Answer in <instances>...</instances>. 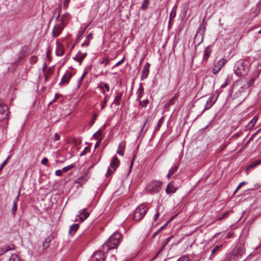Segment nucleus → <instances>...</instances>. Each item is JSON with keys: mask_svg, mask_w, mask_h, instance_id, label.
Here are the masks:
<instances>
[{"mask_svg": "<svg viewBox=\"0 0 261 261\" xmlns=\"http://www.w3.org/2000/svg\"><path fill=\"white\" fill-rule=\"evenodd\" d=\"M245 244L244 240H240L233 249L227 254L225 259L223 261H237L240 259L245 254Z\"/></svg>", "mask_w": 261, "mask_h": 261, "instance_id": "obj_1", "label": "nucleus"}, {"mask_svg": "<svg viewBox=\"0 0 261 261\" xmlns=\"http://www.w3.org/2000/svg\"><path fill=\"white\" fill-rule=\"evenodd\" d=\"M122 238V235L118 232L113 233L109 239L101 246L103 251H109V250L116 248Z\"/></svg>", "mask_w": 261, "mask_h": 261, "instance_id": "obj_2", "label": "nucleus"}, {"mask_svg": "<svg viewBox=\"0 0 261 261\" xmlns=\"http://www.w3.org/2000/svg\"><path fill=\"white\" fill-rule=\"evenodd\" d=\"M250 64L248 61H238L234 66L233 71L237 76H244L249 71Z\"/></svg>", "mask_w": 261, "mask_h": 261, "instance_id": "obj_3", "label": "nucleus"}, {"mask_svg": "<svg viewBox=\"0 0 261 261\" xmlns=\"http://www.w3.org/2000/svg\"><path fill=\"white\" fill-rule=\"evenodd\" d=\"M147 211L148 208L146 206L143 204L138 206L134 212V220L135 221L141 220L146 215Z\"/></svg>", "mask_w": 261, "mask_h": 261, "instance_id": "obj_4", "label": "nucleus"}, {"mask_svg": "<svg viewBox=\"0 0 261 261\" xmlns=\"http://www.w3.org/2000/svg\"><path fill=\"white\" fill-rule=\"evenodd\" d=\"M162 182L160 180H151L145 187L146 190L150 194L158 193L161 189Z\"/></svg>", "mask_w": 261, "mask_h": 261, "instance_id": "obj_5", "label": "nucleus"}, {"mask_svg": "<svg viewBox=\"0 0 261 261\" xmlns=\"http://www.w3.org/2000/svg\"><path fill=\"white\" fill-rule=\"evenodd\" d=\"M120 165V161L116 156H114L110 163V167L113 169V171L111 168H108L107 170V173L106 175L107 177H109V176L115 171L116 169L119 167Z\"/></svg>", "mask_w": 261, "mask_h": 261, "instance_id": "obj_6", "label": "nucleus"}, {"mask_svg": "<svg viewBox=\"0 0 261 261\" xmlns=\"http://www.w3.org/2000/svg\"><path fill=\"white\" fill-rule=\"evenodd\" d=\"M8 107L3 103H0V122L3 120L7 119L9 112Z\"/></svg>", "mask_w": 261, "mask_h": 261, "instance_id": "obj_7", "label": "nucleus"}, {"mask_svg": "<svg viewBox=\"0 0 261 261\" xmlns=\"http://www.w3.org/2000/svg\"><path fill=\"white\" fill-rule=\"evenodd\" d=\"M226 61L227 60L224 58H222L221 59L219 60V61L217 62V65H215V66L213 68L212 71L213 73L214 74L218 73L219 72V71L221 69L222 67L224 66Z\"/></svg>", "mask_w": 261, "mask_h": 261, "instance_id": "obj_8", "label": "nucleus"}, {"mask_svg": "<svg viewBox=\"0 0 261 261\" xmlns=\"http://www.w3.org/2000/svg\"><path fill=\"white\" fill-rule=\"evenodd\" d=\"M72 75L73 73L72 72L69 71H66L62 76L59 85L60 86H62L64 84H68Z\"/></svg>", "mask_w": 261, "mask_h": 261, "instance_id": "obj_9", "label": "nucleus"}, {"mask_svg": "<svg viewBox=\"0 0 261 261\" xmlns=\"http://www.w3.org/2000/svg\"><path fill=\"white\" fill-rule=\"evenodd\" d=\"M103 252V250L96 251L93 255L92 261H104Z\"/></svg>", "mask_w": 261, "mask_h": 261, "instance_id": "obj_10", "label": "nucleus"}, {"mask_svg": "<svg viewBox=\"0 0 261 261\" xmlns=\"http://www.w3.org/2000/svg\"><path fill=\"white\" fill-rule=\"evenodd\" d=\"M63 30V27L61 24H58L55 25L52 30V36L56 38L60 35Z\"/></svg>", "mask_w": 261, "mask_h": 261, "instance_id": "obj_11", "label": "nucleus"}, {"mask_svg": "<svg viewBox=\"0 0 261 261\" xmlns=\"http://www.w3.org/2000/svg\"><path fill=\"white\" fill-rule=\"evenodd\" d=\"M150 66V64L149 63H146L144 67L143 71H142L141 80H143L146 79L148 77V74L149 73V67Z\"/></svg>", "mask_w": 261, "mask_h": 261, "instance_id": "obj_12", "label": "nucleus"}, {"mask_svg": "<svg viewBox=\"0 0 261 261\" xmlns=\"http://www.w3.org/2000/svg\"><path fill=\"white\" fill-rule=\"evenodd\" d=\"M177 190V187L174 185V182L173 180L170 181L167 185L166 192L167 194H172L176 192Z\"/></svg>", "mask_w": 261, "mask_h": 261, "instance_id": "obj_13", "label": "nucleus"}, {"mask_svg": "<svg viewBox=\"0 0 261 261\" xmlns=\"http://www.w3.org/2000/svg\"><path fill=\"white\" fill-rule=\"evenodd\" d=\"M216 100H217V98L214 99V98L213 96L210 97L208 98V100H207L206 103L205 105L204 110L201 112V113L200 115H201L203 113V112L204 111L210 109L213 106V105L215 103Z\"/></svg>", "mask_w": 261, "mask_h": 261, "instance_id": "obj_14", "label": "nucleus"}, {"mask_svg": "<svg viewBox=\"0 0 261 261\" xmlns=\"http://www.w3.org/2000/svg\"><path fill=\"white\" fill-rule=\"evenodd\" d=\"M212 49L211 48L210 46H207L205 47L204 50L203 55V58H202V62H207L208 60L211 53H212Z\"/></svg>", "mask_w": 261, "mask_h": 261, "instance_id": "obj_15", "label": "nucleus"}, {"mask_svg": "<svg viewBox=\"0 0 261 261\" xmlns=\"http://www.w3.org/2000/svg\"><path fill=\"white\" fill-rule=\"evenodd\" d=\"M91 67H92L90 65L85 68L82 75L80 77V78L77 81L78 88H79L81 86L83 79H84L85 76L89 73L90 70L91 69Z\"/></svg>", "mask_w": 261, "mask_h": 261, "instance_id": "obj_16", "label": "nucleus"}, {"mask_svg": "<svg viewBox=\"0 0 261 261\" xmlns=\"http://www.w3.org/2000/svg\"><path fill=\"white\" fill-rule=\"evenodd\" d=\"M203 35L196 32L194 38V41L195 43H197V45H200L203 42Z\"/></svg>", "mask_w": 261, "mask_h": 261, "instance_id": "obj_17", "label": "nucleus"}, {"mask_svg": "<svg viewBox=\"0 0 261 261\" xmlns=\"http://www.w3.org/2000/svg\"><path fill=\"white\" fill-rule=\"evenodd\" d=\"M89 216V213L88 212V208H84L83 212H81L79 215V219L81 222L84 221Z\"/></svg>", "mask_w": 261, "mask_h": 261, "instance_id": "obj_18", "label": "nucleus"}, {"mask_svg": "<svg viewBox=\"0 0 261 261\" xmlns=\"http://www.w3.org/2000/svg\"><path fill=\"white\" fill-rule=\"evenodd\" d=\"M206 22L204 18L202 22L200 24L197 32L200 34H204L206 30Z\"/></svg>", "mask_w": 261, "mask_h": 261, "instance_id": "obj_19", "label": "nucleus"}, {"mask_svg": "<svg viewBox=\"0 0 261 261\" xmlns=\"http://www.w3.org/2000/svg\"><path fill=\"white\" fill-rule=\"evenodd\" d=\"M144 94V88L143 87L142 83H140L139 85V87L138 89V91L137 92V99L140 100L142 98Z\"/></svg>", "mask_w": 261, "mask_h": 261, "instance_id": "obj_20", "label": "nucleus"}, {"mask_svg": "<svg viewBox=\"0 0 261 261\" xmlns=\"http://www.w3.org/2000/svg\"><path fill=\"white\" fill-rule=\"evenodd\" d=\"M176 6L175 5L173 7V8H172V9L170 12V17H169V22H168L169 27L170 26L171 21L173 20V19L176 16Z\"/></svg>", "mask_w": 261, "mask_h": 261, "instance_id": "obj_21", "label": "nucleus"}, {"mask_svg": "<svg viewBox=\"0 0 261 261\" xmlns=\"http://www.w3.org/2000/svg\"><path fill=\"white\" fill-rule=\"evenodd\" d=\"M53 238L52 234L49 235L47 238H46L43 243V249H46L49 245V243Z\"/></svg>", "mask_w": 261, "mask_h": 261, "instance_id": "obj_22", "label": "nucleus"}, {"mask_svg": "<svg viewBox=\"0 0 261 261\" xmlns=\"http://www.w3.org/2000/svg\"><path fill=\"white\" fill-rule=\"evenodd\" d=\"M79 227V224H74L72 225L71 226L69 230V233L70 235L73 236L77 230L78 229Z\"/></svg>", "mask_w": 261, "mask_h": 261, "instance_id": "obj_23", "label": "nucleus"}, {"mask_svg": "<svg viewBox=\"0 0 261 261\" xmlns=\"http://www.w3.org/2000/svg\"><path fill=\"white\" fill-rule=\"evenodd\" d=\"M252 183L249 184V187L248 188V190H255L261 186V184L257 183L255 180H252Z\"/></svg>", "mask_w": 261, "mask_h": 261, "instance_id": "obj_24", "label": "nucleus"}, {"mask_svg": "<svg viewBox=\"0 0 261 261\" xmlns=\"http://www.w3.org/2000/svg\"><path fill=\"white\" fill-rule=\"evenodd\" d=\"M125 148V143L121 142L119 145L118 149H117V153L123 156L124 154V150Z\"/></svg>", "mask_w": 261, "mask_h": 261, "instance_id": "obj_25", "label": "nucleus"}, {"mask_svg": "<svg viewBox=\"0 0 261 261\" xmlns=\"http://www.w3.org/2000/svg\"><path fill=\"white\" fill-rule=\"evenodd\" d=\"M178 169V166L177 165L173 166L169 171L167 175V177L169 178L172 175L175 173Z\"/></svg>", "mask_w": 261, "mask_h": 261, "instance_id": "obj_26", "label": "nucleus"}, {"mask_svg": "<svg viewBox=\"0 0 261 261\" xmlns=\"http://www.w3.org/2000/svg\"><path fill=\"white\" fill-rule=\"evenodd\" d=\"M77 55L79 56L77 62L79 63L80 65H81L83 60L86 58L87 54V53H83L79 51L77 53Z\"/></svg>", "mask_w": 261, "mask_h": 261, "instance_id": "obj_27", "label": "nucleus"}, {"mask_svg": "<svg viewBox=\"0 0 261 261\" xmlns=\"http://www.w3.org/2000/svg\"><path fill=\"white\" fill-rule=\"evenodd\" d=\"M260 163H261V160H257L252 162L248 165V166L247 168V170L249 169L254 168L255 167L259 165Z\"/></svg>", "mask_w": 261, "mask_h": 261, "instance_id": "obj_28", "label": "nucleus"}, {"mask_svg": "<svg viewBox=\"0 0 261 261\" xmlns=\"http://www.w3.org/2000/svg\"><path fill=\"white\" fill-rule=\"evenodd\" d=\"M122 95V93H119L115 98L112 104H115L116 106L120 105V99Z\"/></svg>", "mask_w": 261, "mask_h": 261, "instance_id": "obj_29", "label": "nucleus"}, {"mask_svg": "<svg viewBox=\"0 0 261 261\" xmlns=\"http://www.w3.org/2000/svg\"><path fill=\"white\" fill-rule=\"evenodd\" d=\"M18 196H19V195L16 197L15 200H14V201L13 203V206L12 207L11 214L13 216H14L15 215L16 211H17L16 201L17 200V198H18Z\"/></svg>", "mask_w": 261, "mask_h": 261, "instance_id": "obj_30", "label": "nucleus"}, {"mask_svg": "<svg viewBox=\"0 0 261 261\" xmlns=\"http://www.w3.org/2000/svg\"><path fill=\"white\" fill-rule=\"evenodd\" d=\"M56 54L57 56L60 57L64 54V48L61 46H59L56 50Z\"/></svg>", "mask_w": 261, "mask_h": 261, "instance_id": "obj_31", "label": "nucleus"}, {"mask_svg": "<svg viewBox=\"0 0 261 261\" xmlns=\"http://www.w3.org/2000/svg\"><path fill=\"white\" fill-rule=\"evenodd\" d=\"M164 119V117H162L159 119V120L158 121V123H157L156 126L155 127L154 131H158L160 129V127H161V125L163 124Z\"/></svg>", "mask_w": 261, "mask_h": 261, "instance_id": "obj_32", "label": "nucleus"}, {"mask_svg": "<svg viewBox=\"0 0 261 261\" xmlns=\"http://www.w3.org/2000/svg\"><path fill=\"white\" fill-rule=\"evenodd\" d=\"M149 4V0H143L141 9L143 10H146L148 8Z\"/></svg>", "mask_w": 261, "mask_h": 261, "instance_id": "obj_33", "label": "nucleus"}, {"mask_svg": "<svg viewBox=\"0 0 261 261\" xmlns=\"http://www.w3.org/2000/svg\"><path fill=\"white\" fill-rule=\"evenodd\" d=\"M101 135V129L100 128V129H98L95 133H94L93 134V138L96 140L100 138V140H101L102 139Z\"/></svg>", "mask_w": 261, "mask_h": 261, "instance_id": "obj_34", "label": "nucleus"}, {"mask_svg": "<svg viewBox=\"0 0 261 261\" xmlns=\"http://www.w3.org/2000/svg\"><path fill=\"white\" fill-rule=\"evenodd\" d=\"M148 128V127H147L145 130L144 129H141V130L139 132V135L138 136V139H142L144 137L145 134L146 133V131L147 130Z\"/></svg>", "mask_w": 261, "mask_h": 261, "instance_id": "obj_35", "label": "nucleus"}, {"mask_svg": "<svg viewBox=\"0 0 261 261\" xmlns=\"http://www.w3.org/2000/svg\"><path fill=\"white\" fill-rule=\"evenodd\" d=\"M109 99V95H108V94L105 95V97L103 98V101L102 102V103H101V110H103L105 108V106H106V104H107Z\"/></svg>", "mask_w": 261, "mask_h": 261, "instance_id": "obj_36", "label": "nucleus"}, {"mask_svg": "<svg viewBox=\"0 0 261 261\" xmlns=\"http://www.w3.org/2000/svg\"><path fill=\"white\" fill-rule=\"evenodd\" d=\"M9 261H21L18 256L15 254H12Z\"/></svg>", "mask_w": 261, "mask_h": 261, "instance_id": "obj_37", "label": "nucleus"}, {"mask_svg": "<svg viewBox=\"0 0 261 261\" xmlns=\"http://www.w3.org/2000/svg\"><path fill=\"white\" fill-rule=\"evenodd\" d=\"M222 245H217L212 250L211 256L214 255L222 247Z\"/></svg>", "mask_w": 261, "mask_h": 261, "instance_id": "obj_38", "label": "nucleus"}, {"mask_svg": "<svg viewBox=\"0 0 261 261\" xmlns=\"http://www.w3.org/2000/svg\"><path fill=\"white\" fill-rule=\"evenodd\" d=\"M229 214V211H226L224 213H223L222 214H221V216L219 217L217 220H218V221H221L222 220H223V219H224L225 217H226Z\"/></svg>", "mask_w": 261, "mask_h": 261, "instance_id": "obj_39", "label": "nucleus"}, {"mask_svg": "<svg viewBox=\"0 0 261 261\" xmlns=\"http://www.w3.org/2000/svg\"><path fill=\"white\" fill-rule=\"evenodd\" d=\"M139 105L141 106L142 107H146L147 105L149 102V100L148 99H145L143 100H141V99L138 100Z\"/></svg>", "mask_w": 261, "mask_h": 261, "instance_id": "obj_40", "label": "nucleus"}, {"mask_svg": "<svg viewBox=\"0 0 261 261\" xmlns=\"http://www.w3.org/2000/svg\"><path fill=\"white\" fill-rule=\"evenodd\" d=\"M75 166V165L74 164H71L69 166H67L66 167H64L61 170H62V172H67L69 171V170L73 168Z\"/></svg>", "mask_w": 261, "mask_h": 261, "instance_id": "obj_41", "label": "nucleus"}, {"mask_svg": "<svg viewBox=\"0 0 261 261\" xmlns=\"http://www.w3.org/2000/svg\"><path fill=\"white\" fill-rule=\"evenodd\" d=\"M258 120V118L256 116H255L249 122L248 124L249 125H250V127H253L256 122H257Z\"/></svg>", "mask_w": 261, "mask_h": 261, "instance_id": "obj_42", "label": "nucleus"}, {"mask_svg": "<svg viewBox=\"0 0 261 261\" xmlns=\"http://www.w3.org/2000/svg\"><path fill=\"white\" fill-rule=\"evenodd\" d=\"M90 151V148L88 146H86L84 149L80 153V156H84L88 152H89Z\"/></svg>", "mask_w": 261, "mask_h": 261, "instance_id": "obj_43", "label": "nucleus"}, {"mask_svg": "<svg viewBox=\"0 0 261 261\" xmlns=\"http://www.w3.org/2000/svg\"><path fill=\"white\" fill-rule=\"evenodd\" d=\"M110 62V60L107 58H103L101 59V60L100 61V64H103L105 66H107Z\"/></svg>", "mask_w": 261, "mask_h": 261, "instance_id": "obj_44", "label": "nucleus"}, {"mask_svg": "<svg viewBox=\"0 0 261 261\" xmlns=\"http://www.w3.org/2000/svg\"><path fill=\"white\" fill-rule=\"evenodd\" d=\"M248 183L246 181H242L241 182V183H240V184L238 186V187H237L236 189L235 190V191H234L233 192V194H236V192L241 188V187L244 185H246V184H248Z\"/></svg>", "mask_w": 261, "mask_h": 261, "instance_id": "obj_45", "label": "nucleus"}, {"mask_svg": "<svg viewBox=\"0 0 261 261\" xmlns=\"http://www.w3.org/2000/svg\"><path fill=\"white\" fill-rule=\"evenodd\" d=\"M177 261H190V259L188 256L183 255L179 257Z\"/></svg>", "mask_w": 261, "mask_h": 261, "instance_id": "obj_46", "label": "nucleus"}, {"mask_svg": "<svg viewBox=\"0 0 261 261\" xmlns=\"http://www.w3.org/2000/svg\"><path fill=\"white\" fill-rule=\"evenodd\" d=\"M41 164L46 166H49L48 164V159L46 158H44L41 161Z\"/></svg>", "mask_w": 261, "mask_h": 261, "instance_id": "obj_47", "label": "nucleus"}, {"mask_svg": "<svg viewBox=\"0 0 261 261\" xmlns=\"http://www.w3.org/2000/svg\"><path fill=\"white\" fill-rule=\"evenodd\" d=\"M100 88L103 89V88L109 92L110 91V86L108 83H105L103 86L99 87Z\"/></svg>", "mask_w": 261, "mask_h": 261, "instance_id": "obj_48", "label": "nucleus"}, {"mask_svg": "<svg viewBox=\"0 0 261 261\" xmlns=\"http://www.w3.org/2000/svg\"><path fill=\"white\" fill-rule=\"evenodd\" d=\"M10 158V156H8V158L3 162V163L0 166V171L4 168V167L6 165L7 161Z\"/></svg>", "mask_w": 261, "mask_h": 261, "instance_id": "obj_49", "label": "nucleus"}, {"mask_svg": "<svg viewBox=\"0 0 261 261\" xmlns=\"http://www.w3.org/2000/svg\"><path fill=\"white\" fill-rule=\"evenodd\" d=\"M234 235V233L232 232H227L226 236L225 237V239H229L233 237Z\"/></svg>", "mask_w": 261, "mask_h": 261, "instance_id": "obj_50", "label": "nucleus"}, {"mask_svg": "<svg viewBox=\"0 0 261 261\" xmlns=\"http://www.w3.org/2000/svg\"><path fill=\"white\" fill-rule=\"evenodd\" d=\"M53 139L54 141H58L60 139V137L57 134H55L53 137Z\"/></svg>", "mask_w": 261, "mask_h": 261, "instance_id": "obj_51", "label": "nucleus"}, {"mask_svg": "<svg viewBox=\"0 0 261 261\" xmlns=\"http://www.w3.org/2000/svg\"><path fill=\"white\" fill-rule=\"evenodd\" d=\"M4 248H5V251L7 252L13 249L11 248L9 245H5V246H4Z\"/></svg>", "mask_w": 261, "mask_h": 261, "instance_id": "obj_52", "label": "nucleus"}, {"mask_svg": "<svg viewBox=\"0 0 261 261\" xmlns=\"http://www.w3.org/2000/svg\"><path fill=\"white\" fill-rule=\"evenodd\" d=\"M96 118H97V115L96 114H95L94 115L92 119H91V125H92L95 123V120L96 119Z\"/></svg>", "mask_w": 261, "mask_h": 261, "instance_id": "obj_53", "label": "nucleus"}, {"mask_svg": "<svg viewBox=\"0 0 261 261\" xmlns=\"http://www.w3.org/2000/svg\"><path fill=\"white\" fill-rule=\"evenodd\" d=\"M173 218H171L170 220H168L163 226H162L159 230H160V231H161L162 229L165 228L167 225H168V224L169 223V222L172 220Z\"/></svg>", "mask_w": 261, "mask_h": 261, "instance_id": "obj_54", "label": "nucleus"}, {"mask_svg": "<svg viewBox=\"0 0 261 261\" xmlns=\"http://www.w3.org/2000/svg\"><path fill=\"white\" fill-rule=\"evenodd\" d=\"M93 38L92 34L90 33L87 37H86V40L90 42L91 40H92Z\"/></svg>", "mask_w": 261, "mask_h": 261, "instance_id": "obj_55", "label": "nucleus"}, {"mask_svg": "<svg viewBox=\"0 0 261 261\" xmlns=\"http://www.w3.org/2000/svg\"><path fill=\"white\" fill-rule=\"evenodd\" d=\"M160 216V213L158 211H156V214L154 215V221H156Z\"/></svg>", "mask_w": 261, "mask_h": 261, "instance_id": "obj_56", "label": "nucleus"}, {"mask_svg": "<svg viewBox=\"0 0 261 261\" xmlns=\"http://www.w3.org/2000/svg\"><path fill=\"white\" fill-rule=\"evenodd\" d=\"M69 2H70L69 0H64V7L65 8H66L68 6Z\"/></svg>", "mask_w": 261, "mask_h": 261, "instance_id": "obj_57", "label": "nucleus"}, {"mask_svg": "<svg viewBox=\"0 0 261 261\" xmlns=\"http://www.w3.org/2000/svg\"><path fill=\"white\" fill-rule=\"evenodd\" d=\"M89 44H90V42L86 40L82 44L81 46L82 47L88 46H89Z\"/></svg>", "mask_w": 261, "mask_h": 261, "instance_id": "obj_58", "label": "nucleus"}, {"mask_svg": "<svg viewBox=\"0 0 261 261\" xmlns=\"http://www.w3.org/2000/svg\"><path fill=\"white\" fill-rule=\"evenodd\" d=\"M228 85V84L227 83V79L226 80L225 82L223 84L221 85V88H224L226 87Z\"/></svg>", "mask_w": 261, "mask_h": 261, "instance_id": "obj_59", "label": "nucleus"}, {"mask_svg": "<svg viewBox=\"0 0 261 261\" xmlns=\"http://www.w3.org/2000/svg\"><path fill=\"white\" fill-rule=\"evenodd\" d=\"M124 62V58L121 59L120 61H119V62H118L117 63H116L115 64V66H118L119 65H120L121 64H122Z\"/></svg>", "mask_w": 261, "mask_h": 261, "instance_id": "obj_60", "label": "nucleus"}, {"mask_svg": "<svg viewBox=\"0 0 261 261\" xmlns=\"http://www.w3.org/2000/svg\"><path fill=\"white\" fill-rule=\"evenodd\" d=\"M56 175L57 176H60L62 174V170H58L56 171Z\"/></svg>", "mask_w": 261, "mask_h": 261, "instance_id": "obj_61", "label": "nucleus"}, {"mask_svg": "<svg viewBox=\"0 0 261 261\" xmlns=\"http://www.w3.org/2000/svg\"><path fill=\"white\" fill-rule=\"evenodd\" d=\"M254 81H255V79H251V80L249 81V83H248V85H249V86L252 85L254 84Z\"/></svg>", "mask_w": 261, "mask_h": 261, "instance_id": "obj_62", "label": "nucleus"}, {"mask_svg": "<svg viewBox=\"0 0 261 261\" xmlns=\"http://www.w3.org/2000/svg\"><path fill=\"white\" fill-rule=\"evenodd\" d=\"M84 33V31H83L82 32H81L80 34H79V36L77 38L76 42L79 41L80 39H81V36L83 35V34Z\"/></svg>", "mask_w": 261, "mask_h": 261, "instance_id": "obj_63", "label": "nucleus"}, {"mask_svg": "<svg viewBox=\"0 0 261 261\" xmlns=\"http://www.w3.org/2000/svg\"><path fill=\"white\" fill-rule=\"evenodd\" d=\"M31 60L32 61L34 62H36L37 61V57L36 56H32L31 57Z\"/></svg>", "mask_w": 261, "mask_h": 261, "instance_id": "obj_64", "label": "nucleus"}]
</instances>
